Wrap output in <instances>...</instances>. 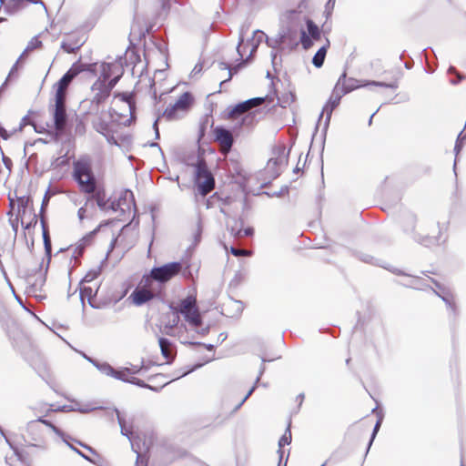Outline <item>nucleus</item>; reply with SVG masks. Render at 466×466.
<instances>
[{
	"label": "nucleus",
	"instance_id": "obj_1",
	"mask_svg": "<svg viewBox=\"0 0 466 466\" xmlns=\"http://www.w3.org/2000/svg\"><path fill=\"white\" fill-rule=\"evenodd\" d=\"M177 275L185 279H192L193 274L189 263L183 261H171L161 266L153 267L148 274L143 276V282L146 286L153 283L156 289L164 296V289L167 282Z\"/></svg>",
	"mask_w": 466,
	"mask_h": 466
},
{
	"label": "nucleus",
	"instance_id": "obj_2",
	"mask_svg": "<svg viewBox=\"0 0 466 466\" xmlns=\"http://www.w3.org/2000/svg\"><path fill=\"white\" fill-rule=\"evenodd\" d=\"M72 176L82 192H94L96 179L87 157H80L74 161Z\"/></svg>",
	"mask_w": 466,
	"mask_h": 466
},
{
	"label": "nucleus",
	"instance_id": "obj_3",
	"mask_svg": "<svg viewBox=\"0 0 466 466\" xmlns=\"http://www.w3.org/2000/svg\"><path fill=\"white\" fill-rule=\"evenodd\" d=\"M399 222L401 225L403 231L407 234H413V239L425 246L429 247L430 245L435 243L437 240L429 236H420L414 232L415 225L417 222V217L414 213L410 210H403L399 216Z\"/></svg>",
	"mask_w": 466,
	"mask_h": 466
},
{
	"label": "nucleus",
	"instance_id": "obj_4",
	"mask_svg": "<svg viewBox=\"0 0 466 466\" xmlns=\"http://www.w3.org/2000/svg\"><path fill=\"white\" fill-rule=\"evenodd\" d=\"M194 175L195 184L199 195L206 196L214 188L215 178L204 162L198 161L197 163Z\"/></svg>",
	"mask_w": 466,
	"mask_h": 466
},
{
	"label": "nucleus",
	"instance_id": "obj_5",
	"mask_svg": "<svg viewBox=\"0 0 466 466\" xmlns=\"http://www.w3.org/2000/svg\"><path fill=\"white\" fill-rule=\"evenodd\" d=\"M339 105L335 103L334 101L328 99L325 103L316 124L315 130L312 136L311 143H313V140L315 138V136L319 130V122L323 116V114H326L323 128L321 130V138H320V157H322L324 147H325V142L327 137L328 129L330 124L331 116L333 111L339 106ZM312 147V144H310V147ZM321 162L323 163V160L321 159ZM321 176L323 177V167H321Z\"/></svg>",
	"mask_w": 466,
	"mask_h": 466
},
{
	"label": "nucleus",
	"instance_id": "obj_6",
	"mask_svg": "<svg viewBox=\"0 0 466 466\" xmlns=\"http://www.w3.org/2000/svg\"><path fill=\"white\" fill-rule=\"evenodd\" d=\"M163 297L153 283L146 286L142 279L137 287L132 291L129 299H132L134 305L140 307L154 299L163 300Z\"/></svg>",
	"mask_w": 466,
	"mask_h": 466
},
{
	"label": "nucleus",
	"instance_id": "obj_7",
	"mask_svg": "<svg viewBox=\"0 0 466 466\" xmlns=\"http://www.w3.org/2000/svg\"><path fill=\"white\" fill-rule=\"evenodd\" d=\"M55 104L50 105L49 111L53 116L55 129L63 132L67 127L68 116L66 108V96L61 95L54 97Z\"/></svg>",
	"mask_w": 466,
	"mask_h": 466
},
{
	"label": "nucleus",
	"instance_id": "obj_8",
	"mask_svg": "<svg viewBox=\"0 0 466 466\" xmlns=\"http://www.w3.org/2000/svg\"><path fill=\"white\" fill-rule=\"evenodd\" d=\"M289 151H290V149H289L286 152V147L283 145L279 146L274 149L273 153H274V155H276V157H271L268 161V172L269 173L270 177L272 179H276L281 174V172L277 168L278 166H279L281 164H285V165L288 164Z\"/></svg>",
	"mask_w": 466,
	"mask_h": 466
},
{
	"label": "nucleus",
	"instance_id": "obj_9",
	"mask_svg": "<svg viewBox=\"0 0 466 466\" xmlns=\"http://www.w3.org/2000/svg\"><path fill=\"white\" fill-rule=\"evenodd\" d=\"M244 39H245L244 35L242 32H240L239 37H238V43L237 46V52H238L239 58L238 59L237 63L234 66H230L226 62L218 63V68L220 70L228 71V78L223 80L220 83V85H222L225 82L229 81L234 75L238 74L241 69H243L247 66V62L243 60L244 53L240 50V45L244 42Z\"/></svg>",
	"mask_w": 466,
	"mask_h": 466
},
{
	"label": "nucleus",
	"instance_id": "obj_10",
	"mask_svg": "<svg viewBox=\"0 0 466 466\" xmlns=\"http://www.w3.org/2000/svg\"><path fill=\"white\" fill-rule=\"evenodd\" d=\"M26 432L28 434L29 440H25L28 446L40 448L42 450L46 449V441L43 427L36 423V421L30 420L26 424Z\"/></svg>",
	"mask_w": 466,
	"mask_h": 466
},
{
	"label": "nucleus",
	"instance_id": "obj_11",
	"mask_svg": "<svg viewBox=\"0 0 466 466\" xmlns=\"http://www.w3.org/2000/svg\"><path fill=\"white\" fill-rule=\"evenodd\" d=\"M28 4L41 5L45 12L48 15L47 8L42 0H5L4 14L6 15H15L23 10Z\"/></svg>",
	"mask_w": 466,
	"mask_h": 466
},
{
	"label": "nucleus",
	"instance_id": "obj_12",
	"mask_svg": "<svg viewBox=\"0 0 466 466\" xmlns=\"http://www.w3.org/2000/svg\"><path fill=\"white\" fill-rule=\"evenodd\" d=\"M432 283L435 285L436 289H433V292L445 303L446 307L451 310V312L456 316L457 315V307L454 302L453 294L447 287L441 284L434 279H431Z\"/></svg>",
	"mask_w": 466,
	"mask_h": 466
},
{
	"label": "nucleus",
	"instance_id": "obj_13",
	"mask_svg": "<svg viewBox=\"0 0 466 466\" xmlns=\"http://www.w3.org/2000/svg\"><path fill=\"white\" fill-rule=\"evenodd\" d=\"M213 138L228 150H230L235 144V137L230 130L221 125L213 128Z\"/></svg>",
	"mask_w": 466,
	"mask_h": 466
},
{
	"label": "nucleus",
	"instance_id": "obj_14",
	"mask_svg": "<svg viewBox=\"0 0 466 466\" xmlns=\"http://www.w3.org/2000/svg\"><path fill=\"white\" fill-rule=\"evenodd\" d=\"M279 39H282L284 49L287 47L289 50H294L299 44L297 29L290 26L280 28L279 31Z\"/></svg>",
	"mask_w": 466,
	"mask_h": 466
},
{
	"label": "nucleus",
	"instance_id": "obj_15",
	"mask_svg": "<svg viewBox=\"0 0 466 466\" xmlns=\"http://www.w3.org/2000/svg\"><path fill=\"white\" fill-rule=\"evenodd\" d=\"M46 272H47V268H46L45 273H42L41 265H40L39 268L35 269V273L38 274V276L35 278V279L34 281L31 280L32 276H27L26 282L29 286L27 288L26 293L28 295L34 294V296L37 299H43L46 298L45 296L36 295L35 292L38 290H41L42 287L45 285Z\"/></svg>",
	"mask_w": 466,
	"mask_h": 466
},
{
	"label": "nucleus",
	"instance_id": "obj_16",
	"mask_svg": "<svg viewBox=\"0 0 466 466\" xmlns=\"http://www.w3.org/2000/svg\"><path fill=\"white\" fill-rule=\"evenodd\" d=\"M118 59V63H102L101 74L99 77H102V79L106 80L112 78L113 76H119L120 79L124 74V68L122 65V56H119Z\"/></svg>",
	"mask_w": 466,
	"mask_h": 466
},
{
	"label": "nucleus",
	"instance_id": "obj_17",
	"mask_svg": "<svg viewBox=\"0 0 466 466\" xmlns=\"http://www.w3.org/2000/svg\"><path fill=\"white\" fill-rule=\"evenodd\" d=\"M264 97L258 96L238 102L233 106L228 107V116H238L240 113H243L253 106H259L264 101Z\"/></svg>",
	"mask_w": 466,
	"mask_h": 466
},
{
	"label": "nucleus",
	"instance_id": "obj_18",
	"mask_svg": "<svg viewBox=\"0 0 466 466\" xmlns=\"http://www.w3.org/2000/svg\"><path fill=\"white\" fill-rule=\"evenodd\" d=\"M91 90L95 92V95L90 101L89 113L97 114L99 111V106L103 104L109 96V95L101 86L96 88L95 83L91 86Z\"/></svg>",
	"mask_w": 466,
	"mask_h": 466
},
{
	"label": "nucleus",
	"instance_id": "obj_19",
	"mask_svg": "<svg viewBox=\"0 0 466 466\" xmlns=\"http://www.w3.org/2000/svg\"><path fill=\"white\" fill-rule=\"evenodd\" d=\"M352 255L357 258L358 259H360V261L364 262V263H368V264H370V265H375V266H380V267H382L384 268H387L389 269L390 271L395 273L396 275H399V276H401V275H405L404 272L400 269H397V268H387L386 266L380 264L378 258H374L373 256L370 255V254H367V253H364L362 251H353Z\"/></svg>",
	"mask_w": 466,
	"mask_h": 466
},
{
	"label": "nucleus",
	"instance_id": "obj_20",
	"mask_svg": "<svg viewBox=\"0 0 466 466\" xmlns=\"http://www.w3.org/2000/svg\"><path fill=\"white\" fill-rule=\"evenodd\" d=\"M75 78L76 77L73 76V73L67 70L62 76V77L54 85V88L56 91L55 95H61L62 96H66V89Z\"/></svg>",
	"mask_w": 466,
	"mask_h": 466
},
{
	"label": "nucleus",
	"instance_id": "obj_21",
	"mask_svg": "<svg viewBox=\"0 0 466 466\" xmlns=\"http://www.w3.org/2000/svg\"><path fill=\"white\" fill-rule=\"evenodd\" d=\"M372 80H359L354 77H349L347 84L341 86L343 94H349L358 88L372 86Z\"/></svg>",
	"mask_w": 466,
	"mask_h": 466
},
{
	"label": "nucleus",
	"instance_id": "obj_22",
	"mask_svg": "<svg viewBox=\"0 0 466 466\" xmlns=\"http://www.w3.org/2000/svg\"><path fill=\"white\" fill-rule=\"evenodd\" d=\"M165 451L167 456V463H171L175 460L182 459L188 455V452L186 450L173 444L167 445L165 448Z\"/></svg>",
	"mask_w": 466,
	"mask_h": 466
},
{
	"label": "nucleus",
	"instance_id": "obj_23",
	"mask_svg": "<svg viewBox=\"0 0 466 466\" xmlns=\"http://www.w3.org/2000/svg\"><path fill=\"white\" fill-rule=\"evenodd\" d=\"M194 96L191 92L186 91L182 93L174 103L180 111L186 112L191 108L194 104Z\"/></svg>",
	"mask_w": 466,
	"mask_h": 466
},
{
	"label": "nucleus",
	"instance_id": "obj_24",
	"mask_svg": "<svg viewBox=\"0 0 466 466\" xmlns=\"http://www.w3.org/2000/svg\"><path fill=\"white\" fill-rule=\"evenodd\" d=\"M291 439L292 438H291L290 421H289L285 430L284 434L279 440L278 454H279V462L278 466H281V461H282L283 455H284L282 447H284L285 445H289L291 442ZM287 461H288V458L286 459V462H285L284 466H286Z\"/></svg>",
	"mask_w": 466,
	"mask_h": 466
},
{
	"label": "nucleus",
	"instance_id": "obj_25",
	"mask_svg": "<svg viewBox=\"0 0 466 466\" xmlns=\"http://www.w3.org/2000/svg\"><path fill=\"white\" fill-rule=\"evenodd\" d=\"M17 203V218H20V219H24L26 209L33 205V199L30 196H21L18 197L16 199Z\"/></svg>",
	"mask_w": 466,
	"mask_h": 466
},
{
	"label": "nucleus",
	"instance_id": "obj_26",
	"mask_svg": "<svg viewBox=\"0 0 466 466\" xmlns=\"http://www.w3.org/2000/svg\"><path fill=\"white\" fill-rule=\"evenodd\" d=\"M182 316L192 326L198 327L203 322L202 318L198 313V307H192L190 310H183Z\"/></svg>",
	"mask_w": 466,
	"mask_h": 466
},
{
	"label": "nucleus",
	"instance_id": "obj_27",
	"mask_svg": "<svg viewBox=\"0 0 466 466\" xmlns=\"http://www.w3.org/2000/svg\"><path fill=\"white\" fill-rule=\"evenodd\" d=\"M96 66V64L82 63L80 59H78L71 66L68 70L73 73V76L76 77L81 72L84 71L95 73Z\"/></svg>",
	"mask_w": 466,
	"mask_h": 466
},
{
	"label": "nucleus",
	"instance_id": "obj_28",
	"mask_svg": "<svg viewBox=\"0 0 466 466\" xmlns=\"http://www.w3.org/2000/svg\"><path fill=\"white\" fill-rule=\"evenodd\" d=\"M119 80V76H113L112 78L106 80L102 79V77H98L95 81V86L96 88H97V86H101L110 96L111 91L116 86Z\"/></svg>",
	"mask_w": 466,
	"mask_h": 466
},
{
	"label": "nucleus",
	"instance_id": "obj_29",
	"mask_svg": "<svg viewBox=\"0 0 466 466\" xmlns=\"http://www.w3.org/2000/svg\"><path fill=\"white\" fill-rule=\"evenodd\" d=\"M111 220H104L102 221L96 228H94L92 231L88 232L87 234H86L80 240L79 242L81 244H83V246H89L91 244V242L93 241V239L95 238V237L96 236V234L99 232L100 228H103V227H106V226H108L111 224Z\"/></svg>",
	"mask_w": 466,
	"mask_h": 466
},
{
	"label": "nucleus",
	"instance_id": "obj_30",
	"mask_svg": "<svg viewBox=\"0 0 466 466\" xmlns=\"http://www.w3.org/2000/svg\"><path fill=\"white\" fill-rule=\"evenodd\" d=\"M84 45V41L80 38L73 37L69 42L62 41L61 48L67 54H72L77 51Z\"/></svg>",
	"mask_w": 466,
	"mask_h": 466
},
{
	"label": "nucleus",
	"instance_id": "obj_31",
	"mask_svg": "<svg viewBox=\"0 0 466 466\" xmlns=\"http://www.w3.org/2000/svg\"><path fill=\"white\" fill-rule=\"evenodd\" d=\"M243 224L244 222L241 218H232L231 221L227 222V228L232 236H234L235 238H240L242 237Z\"/></svg>",
	"mask_w": 466,
	"mask_h": 466
},
{
	"label": "nucleus",
	"instance_id": "obj_32",
	"mask_svg": "<svg viewBox=\"0 0 466 466\" xmlns=\"http://www.w3.org/2000/svg\"><path fill=\"white\" fill-rule=\"evenodd\" d=\"M307 34L315 40L321 38V30L319 25L310 18L306 19Z\"/></svg>",
	"mask_w": 466,
	"mask_h": 466
},
{
	"label": "nucleus",
	"instance_id": "obj_33",
	"mask_svg": "<svg viewBox=\"0 0 466 466\" xmlns=\"http://www.w3.org/2000/svg\"><path fill=\"white\" fill-rule=\"evenodd\" d=\"M117 200L122 204V207L126 205L127 208H130V204H132L133 207L136 208L134 194L129 189H124L118 197Z\"/></svg>",
	"mask_w": 466,
	"mask_h": 466
},
{
	"label": "nucleus",
	"instance_id": "obj_34",
	"mask_svg": "<svg viewBox=\"0 0 466 466\" xmlns=\"http://www.w3.org/2000/svg\"><path fill=\"white\" fill-rule=\"evenodd\" d=\"M32 421H36V423H38L40 425L43 424V425L48 427L49 429L52 430V431L56 435H57L60 438H65L66 437V433L61 429L56 427L52 421H50L49 420L45 419L44 417H38L36 420H33Z\"/></svg>",
	"mask_w": 466,
	"mask_h": 466
},
{
	"label": "nucleus",
	"instance_id": "obj_35",
	"mask_svg": "<svg viewBox=\"0 0 466 466\" xmlns=\"http://www.w3.org/2000/svg\"><path fill=\"white\" fill-rule=\"evenodd\" d=\"M326 56H327V46L319 47L312 57V60H311L312 65L317 68H320L324 64Z\"/></svg>",
	"mask_w": 466,
	"mask_h": 466
},
{
	"label": "nucleus",
	"instance_id": "obj_36",
	"mask_svg": "<svg viewBox=\"0 0 466 466\" xmlns=\"http://www.w3.org/2000/svg\"><path fill=\"white\" fill-rule=\"evenodd\" d=\"M91 364L96 367L102 374L112 377L115 369L106 361L94 360Z\"/></svg>",
	"mask_w": 466,
	"mask_h": 466
},
{
	"label": "nucleus",
	"instance_id": "obj_37",
	"mask_svg": "<svg viewBox=\"0 0 466 466\" xmlns=\"http://www.w3.org/2000/svg\"><path fill=\"white\" fill-rule=\"evenodd\" d=\"M91 198H96V205L100 210H102V211L107 210V205H108L110 199L105 198V193L103 190L96 191L93 197L88 198V200Z\"/></svg>",
	"mask_w": 466,
	"mask_h": 466
},
{
	"label": "nucleus",
	"instance_id": "obj_38",
	"mask_svg": "<svg viewBox=\"0 0 466 466\" xmlns=\"http://www.w3.org/2000/svg\"><path fill=\"white\" fill-rule=\"evenodd\" d=\"M115 412L116 413V419L118 425L120 427V432L123 436H126L128 438V440H131L132 431L126 428V420L121 416V413L117 408H115Z\"/></svg>",
	"mask_w": 466,
	"mask_h": 466
},
{
	"label": "nucleus",
	"instance_id": "obj_39",
	"mask_svg": "<svg viewBox=\"0 0 466 466\" xmlns=\"http://www.w3.org/2000/svg\"><path fill=\"white\" fill-rule=\"evenodd\" d=\"M129 370L127 367H123L117 370H115L112 375V378L121 380L126 383H129L130 377L128 374Z\"/></svg>",
	"mask_w": 466,
	"mask_h": 466
},
{
	"label": "nucleus",
	"instance_id": "obj_40",
	"mask_svg": "<svg viewBox=\"0 0 466 466\" xmlns=\"http://www.w3.org/2000/svg\"><path fill=\"white\" fill-rule=\"evenodd\" d=\"M314 41L315 39L310 37L303 28L300 29V37L299 42L301 44L304 50H309L313 46Z\"/></svg>",
	"mask_w": 466,
	"mask_h": 466
},
{
	"label": "nucleus",
	"instance_id": "obj_41",
	"mask_svg": "<svg viewBox=\"0 0 466 466\" xmlns=\"http://www.w3.org/2000/svg\"><path fill=\"white\" fill-rule=\"evenodd\" d=\"M209 122V116L206 115L203 116L198 125V142L199 143L204 137L206 136L208 126Z\"/></svg>",
	"mask_w": 466,
	"mask_h": 466
},
{
	"label": "nucleus",
	"instance_id": "obj_42",
	"mask_svg": "<svg viewBox=\"0 0 466 466\" xmlns=\"http://www.w3.org/2000/svg\"><path fill=\"white\" fill-rule=\"evenodd\" d=\"M158 345L160 348L161 355L165 359L168 360V358H169L168 348L172 345L171 340H169L168 339L164 338V337H159L158 338Z\"/></svg>",
	"mask_w": 466,
	"mask_h": 466
},
{
	"label": "nucleus",
	"instance_id": "obj_43",
	"mask_svg": "<svg viewBox=\"0 0 466 466\" xmlns=\"http://www.w3.org/2000/svg\"><path fill=\"white\" fill-rule=\"evenodd\" d=\"M180 309L179 312L182 314L183 310H190L192 307H197L196 305V298L193 296H187V298L180 300Z\"/></svg>",
	"mask_w": 466,
	"mask_h": 466
},
{
	"label": "nucleus",
	"instance_id": "obj_44",
	"mask_svg": "<svg viewBox=\"0 0 466 466\" xmlns=\"http://www.w3.org/2000/svg\"><path fill=\"white\" fill-rule=\"evenodd\" d=\"M63 442H65L73 451H75L77 455H79L84 460H89V456L84 453L82 451L75 447L70 441H73V438L67 434H66L65 438H61Z\"/></svg>",
	"mask_w": 466,
	"mask_h": 466
},
{
	"label": "nucleus",
	"instance_id": "obj_45",
	"mask_svg": "<svg viewBox=\"0 0 466 466\" xmlns=\"http://www.w3.org/2000/svg\"><path fill=\"white\" fill-rule=\"evenodd\" d=\"M382 415L379 416L374 427H373V430H372V433H371V436H370V439L369 441V443L367 445V450H366V453H365V456L367 455V453L369 452L373 441H374V439L376 438V435L378 433V431H380V428L381 426V423H382Z\"/></svg>",
	"mask_w": 466,
	"mask_h": 466
},
{
	"label": "nucleus",
	"instance_id": "obj_46",
	"mask_svg": "<svg viewBox=\"0 0 466 466\" xmlns=\"http://www.w3.org/2000/svg\"><path fill=\"white\" fill-rule=\"evenodd\" d=\"M265 42H266L267 46L272 49L279 48L280 51L284 50L282 39H279V33L277 34L276 37H274V38L266 36Z\"/></svg>",
	"mask_w": 466,
	"mask_h": 466
},
{
	"label": "nucleus",
	"instance_id": "obj_47",
	"mask_svg": "<svg viewBox=\"0 0 466 466\" xmlns=\"http://www.w3.org/2000/svg\"><path fill=\"white\" fill-rule=\"evenodd\" d=\"M179 108L176 106L175 104L168 106L165 111L162 113V116L166 117L167 120H173L177 117V113L179 112Z\"/></svg>",
	"mask_w": 466,
	"mask_h": 466
},
{
	"label": "nucleus",
	"instance_id": "obj_48",
	"mask_svg": "<svg viewBox=\"0 0 466 466\" xmlns=\"http://www.w3.org/2000/svg\"><path fill=\"white\" fill-rule=\"evenodd\" d=\"M93 126L95 130L101 134L102 136H104V134L107 133L111 129L109 123L103 119H99V121L94 123Z\"/></svg>",
	"mask_w": 466,
	"mask_h": 466
},
{
	"label": "nucleus",
	"instance_id": "obj_49",
	"mask_svg": "<svg viewBox=\"0 0 466 466\" xmlns=\"http://www.w3.org/2000/svg\"><path fill=\"white\" fill-rule=\"evenodd\" d=\"M115 97H119V99L128 105L129 110L132 113V93L129 92H116L114 94Z\"/></svg>",
	"mask_w": 466,
	"mask_h": 466
},
{
	"label": "nucleus",
	"instance_id": "obj_50",
	"mask_svg": "<svg viewBox=\"0 0 466 466\" xmlns=\"http://www.w3.org/2000/svg\"><path fill=\"white\" fill-rule=\"evenodd\" d=\"M296 96L294 93L289 92V94L278 98V105L281 107H286L294 102Z\"/></svg>",
	"mask_w": 466,
	"mask_h": 466
},
{
	"label": "nucleus",
	"instance_id": "obj_51",
	"mask_svg": "<svg viewBox=\"0 0 466 466\" xmlns=\"http://www.w3.org/2000/svg\"><path fill=\"white\" fill-rule=\"evenodd\" d=\"M256 122V113L255 112H249L247 115H245L239 121L238 126H253Z\"/></svg>",
	"mask_w": 466,
	"mask_h": 466
},
{
	"label": "nucleus",
	"instance_id": "obj_52",
	"mask_svg": "<svg viewBox=\"0 0 466 466\" xmlns=\"http://www.w3.org/2000/svg\"><path fill=\"white\" fill-rule=\"evenodd\" d=\"M41 46H42V41L39 40L38 35H35L28 42L26 47L24 50V53H27L29 51H33V50H35L36 48H39Z\"/></svg>",
	"mask_w": 466,
	"mask_h": 466
},
{
	"label": "nucleus",
	"instance_id": "obj_53",
	"mask_svg": "<svg viewBox=\"0 0 466 466\" xmlns=\"http://www.w3.org/2000/svg\"><path fill=\"white\" fill-rule=\"evenodd\" d=\"M372 86H379V87H385V88H390L392 90H396L398 89L399 87V83L398 81H393V82H390V83H386V82H382V81H375V80H372Z\"/></svg>",
	"mask_w": 466,
	"mask_h": 466
},
{
	"label": "nucleus",
	"instance_id": "obj_54",
	"mask_svg": "<svg viewBox=\"0 0 466 466\" xmlns=\"http://www.w3.org/2000/svg\"><path fill=\"white\" fill-rule=\"evenodd\" d=\"M127 370H129V372H128L129 376H131V375H135V374H139L142 371H147L148 367L145 366V360L142 359L140 366L132 365L130 368L127 367Z\"/></svg>",
	"mask_w": 466,
	"mask_h": 466
},
{
	"label": "nucleus",
	"instance_id": "obj_55",
	"mask_svg": "<svg viewBox=\"0 0 466 466\" xmlns=\"http://www.w3.org/2000/svg\"><path fill=\"white\" fill-rule=\"evenodd\" d=\"M289 192V187L288 185H283L279 190L274 192H264V194L268 195L269 198H280L284 195H288Z\"/></svg>",
	"mask_w": 466,
	"mask_h": 466
},
{
	"label": "nucleus",
	"instance_id": "obj_56",
	"mask_svg": "<svg viewBox=\"0 0 466 466\" xmlns=\"http://www.w3.org/2000/svg\"><path fill=\"white\" fill-rule=\"evenodd\" d=\"M99 274H100L99 268L91 269L84 276V278L81 279L80 283H82V282L89 283V282L93 281L94 279H96Z\"/></svg>",
	"mask_w": 466,
	"mask_h": 466
},
{
	"label": "nucleus",
	"instance_id": "obj_57",
	"mask_svg": "<svg viewBox=\"0 0 466 466\" xmlns=\"http://www.w3.org/2000/svg\"><path fill=\"white\" fill-rule=\"evenodd\" d=\"M268 36L262 30H255L253 32V35L250 39H248V42H255L260 45V43Z\"/></svg>",
	"mask_w": 466,
	"mask_h": 466
},
{
	"label": "nucleus",
	"instance_id": "obj_58",
	"mask_svg": "<svg viewBox=\"0 0 466 466\" xmlns=\"http://www.w3.org/2000/svg\"><path fill=\"white\" fill-rule=\"evenodd\" d=\"M179 321V317L176 315L172 320H170L167 324L165 325V334L171 336L172 330L175 327L177 326Z\"/></svg>",
	"mask_w": 466,
	"mask_h": 466
},
{
	"label": "nucleus",
	"instance_id": "obj_59",
	"mask_svg": "<svg viewBox=\"0 0 466 466\" xmlns=\"http://www.w3.org/2000/svg\"><path fill=\"white\" fill-rule=\"evenodd\" d=\"M255 391V387H251L247 394L243 396V399L235 406V408L232 410L231 414L236 413L242 405L247 401V400L252 395V393Z\"/></svg>",
	"mask_w": 466,
	"mask_h": 466
},
{
	"label": "nucleus",
	"instance_id": "obj_60",
	"mask_svg": "<svg viewBox=\"0 0 466 466\" xmlns=\"http://www.w3.org/2000/svg\"><path fill=\"white\" fill-rule=\"evenodd\" d=\"M53 405H50V408L47 410L46 414L52 411H62V412H70V411H76V408L71 405H62L58 406L57 408L54 409L52 408Z\"/></svg>",
	"mask_w": 466,
	"mask_h": 466
},
{
	"label": "nucleus",
	"instance_id": "obj_61",
	"mask_svg": "<svg viewBox=\"0 0 466 466\" xmlns=\"http://www.w3.org/2000/svg\"><path fill=\"white\" fill-rule=\"evenodd\" d=\"M348 78L349 77H347V72L346 70H344V72L339 76V79L337 80L334 86L335 92H337L338 90H341V86H344V85L347 84Z\"/></svg>",
	"mask_w": 466,
	"mask_h": 466
},
{
	"label": "nucleus",
	"instance_id": "obj_62",
	"mask_svg": "<svg viewBox=\"0 0 466 466\" xmlns=\"http://www.w3.org/2000/svg\"><path fill=\"white\" fill-rule=\"evenodd\" d=\"M346 94H343V90H338L337 92H335V87L333 88L332 92H331V95L329 97V99L334 101L335 103L337 104H340V100L342 98V96H344Z\"/></svg>",
	"mask_w": 466,
	"mask_h": 466
},
{
	"label": "nucleus",
	"instance_id": "obj_63",
	"mask_svg": "<svg viewBox=\"0 0 466 466\" xmlns=\"http://www.w3.org/2000/svg\"><path fill=\"white\" fill-rule=\"evenodd\" d=\"M21 220V225L24 228L25 230L34 228L37 224V216L34 213L31 220L27 222L26 224L24 223V219Z\"/></svg>",
	"mask_w": 466,
	"mask_h": 466
},
{
	"label": "nucleus",
	"instance_id": "obj_64",
	"mask_svg": "<svg viewBox=\"0 0 466 466\" xmlns=\"http://www.w3.org/2000/svg\"><path fill=\"white\" fill-rule=\"evenodd\" d=\"M107 209H110V210H112L114 212H116L118 210H121L122 213L125 212V209L122 207V204L117 199H115V200L111 201L107 205Z\"/></svg>",
	"mask_w": 466,
	"mask_h": 466
}]
</instances>
